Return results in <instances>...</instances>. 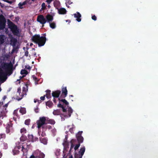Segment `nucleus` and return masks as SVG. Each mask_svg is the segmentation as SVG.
Masks as SVG:
<instances>
[{"label": "nucleus", "instance_id": "40", "mask_svg": "<svg viewBox=\"0 0 158 158\" xmlns=\"http://www.w3.org/2000/svg\"><path fill=\"white\" fill-rule=\"evenodd\" d=\"M39 157L38 158H44L45 157V155L43 153H40V156H38Z\"/></svg>", "mask_w": 158, "mask_h": 158}, {"label": "nucleus", "instance_id": "44", "mask_svg": "<svg viewBox=\"0 0 158 158\" xmlns=\"http://www.w3.org/2000/svg\"><path fill=\"white\" fill-rule=\"evenodd\" d=\"M5 2H6L10 4H11L13 3V2L12 1H9L8 0H2Z\"/></svg>", "mask_w": 158, "mask_h": 158}, {"label": "nucleus", "instance_id": "30", "mask_svg": "<svg viewBox=\"0 0 158 158\" xmlns=\"http://www.w3.org/2000/svg\"><path fill=\"white\" fill-rule=\"evenodd\" d=\"M48 123L54 125L55 123V120L52 119H49L48 120H47Z\"/></svg>", "mask_w": 158, "mask_h": 158}, {"label": "nucleus", "instance_id": "48", "mask_svg": "<svg viewBox=\"0 0 158 158\" xmlns=\"http://www.w3.org/2000/svg\"><path fill=\"white\" fill-rule=\"evenodd\" d=\"M38 139V138L37 137H34L33 139H32V142H35L37 141Z\"/></svg>", "mask_w": 158, "mask_h": 158}, {"label": "nucleus", "instance_id": "32", "mask_svg": "<svg viewBox=\"0 0 158 158\" xmlns=\"http://www.w3.org/2000/svg\"><path fill=\"white\" fill-rule=\"evenodd\" d=\"M81 143H78L75 145L74 147V149L75 150V152H77L76 150L80 146Z\"/></svg>", "mask_w": 158, "mask_h": 158}, {"label": "nucleus", "instance_id": "16", "mask_svg": "<svg viewBox=\"0 0 158 158\" xmlns=\"http://www.w3.org/2000/svg\"><path fill=\"white\" fill-rule=\"evenodd\" d=\"M26 88L25 87H23V92L21 95V96L22 97L21 98H19L17 97L16 98V99L19 101L24 96V95H26Z\"/></svg>", "mask_w": 158, "mask_h": 158}, {"label": "nucleus", "instance_id": "15", "mask_svg": "<svg viewBox=\"0 0 158 158\" xmlns=\"http://www.w3.org/2000/svg\"><path fill=\"white\" fill-rule=\"evenodd\" d=\"M74 17L76 18V20L78 22H80L81 21V19L80 18L81 16V14L78 12L73 14Z\"/></svg>", "mask_w": 158, "mask_h": 158}, {"label": "nucleus", "instance_id": "46", "mask_svg": "<svg viewBox=\"0 0 158 158\" xmlns=\"http://www.w3.org/2000/svg\"><path fill=\"white\" fill-rule=\"evenodd\" d=\"M74 127H72V128H71L69 129V131L71 133H73L74 132H73V129H74Z\"/></svg>", "mask_w": 158, "mask_h": 158}, {"label": "nucleus", "instance_id": "3", "mask_svg": "<svg viewBox=\"0 0 158 158\" xmlns=\"http://www.w3.org/2000/svg\"><path fill=\"white\" fill-rule=\"evenodd\" d=\"M7 24L9 28L10 29L13 34L14 35L19 37L20 35L21 31L18 27L17 26L9 19L7 20Z\"/></svg>", "mask_w": 158, "mask_h": 158}, {"label": "nucleus", "instance_id": "20", "mask_svg": "<svg viewBox=\"0 0 158 158\" xmlns=\"http://www.w3.org/2000/svg\"><path fill=\"white\" fill-rule=\"evenodd\" d=\"M76 142V140L75 139H72L71 140V144L69 151V152L71 151L72 149L74 148V144Z\"/></svg>", "mask_w": 158, "mask_h": 158}, {"label": "nucleus", "instance_id": "21", "mask_svg": "<svg viewBox=\"0 0 158 158\" xmlns=\"http://www.w3.org/2000/svg\"><path fill=\"white\" fill-rule=\"evenodd\" d=\"M53 114L55 115H59L61 114V111L60 109H56L54 110L53 112Z\"/></svg>", "mask_w": 158, "mask_h": 158}, {"label": "nucleus", "instance_id": "11", "mask_svg": "<svg viewBox=\"0 0 158 158\" xmlns=\"http://www.w3.org/2000/svg\"><path fill=\"white\" fill-rule=\"evenodd\" d=\"M21 148V146L19 143H18V144H16V145L12 150L13 154L15 155L19 154L20 152L19 149H20Z\"/></svg>", "mask_w": 158, "mask_h": 158}, {"label": "nucleus", "instance_id": "1", "mask_svg": "<svg viewBox=\"0 0 158 158\" xmlns=\"http://www.w3.org/2000/svg\"><path fill=\"white\" fill-rule=\"evenodd\" d=\"M13 65L11 62L10 63H5L2 66V68L5 70L6 73L3 72L2 70L0 71V80L5 81L6 79L7 74L9 75H11L13 73Z\"/></svg>", "mask_w": 158, "mask_h": 158}, {"label": "nucleus", "instance_id": "41", "mask_svg": "<svg viewBox=\"0 0 158 158\" xmlns=\"http://www.w3.org/2000/svg\"><path fill=\"white\" fill-rule=\"evenodd\" d=\"M32 77L33 79L35 81V82H37L36 84H38V82L39 80H38V79L36 77H35L34 75L32 76Z\"/></svg>", "mask_w": 158, "mask_h": 158}, {"label": "nucleus", "instance_id": "8", "mask_svg": "<svg viewBox=\"0 0 158 158\" xmlns=\"http://www.w3.org/2000/svg\"><path fill=\"white\" fill-rule=\"evenodd\" d=\"M6 21L2 15H0V31L3 30L5 28Z\"/></svg>", "mask_w": 158, "mask_h": 158}, {"label": "nucleus", "instance_id": "24", "mask_svg": "<svg viewBox=\"0 0 158 158\" xmlns=\"http://www.w3.org/2000/svg\"><path fill=\"white\" fill-rule=\"evenodd\" d=\"M10 42L14 46H15L17 42V40L16 38H12L11 39Z\"/></svg>", "mask_w": 158, "mask_h": 158}, {"label": "nucleus", "instance_id": "58", "mask_svg": "<svg viewBox=\"0 0 158 158\" xmlns=\"http://www.w3.org/2000/svg\"><path fill=\"white\" fill-rule=\"evenodd\" d=\"M25 56H26L27 57L28 56V51H26L25 52Z\"/></svg>", "mask_w": 158, "mask_h": 158}, {"label": "nucleus", "instance_id": "56", "mask_svg": "<svg viewBox=\"0 0 158 158\" xmlns=\"http://www.w3.org/2000/svg\"><path fill=\"white\" fill-rule=\"evenodd\" d=\"M46 94H51V90L49 89H47L46 90Z\"/></svg>", "mask_w": 158, "mask_h": 158}, {"label": "nucleus", "instance_id": "42", "mask_svg": "<svg viewBox=\"0 0 158 158\" xmlns=\"http://www.w3.org/2000/svg\"><path fill=\"white\" fill-rule=\"evenodd\" d=\"M59 2L57 0H55L53 2V5L55 7H56L57 4L59 3Z\"/></svg>", "mask_w": 158, "mask_h": 158}, {"label": "nucleus", "instance_id": "13", "mask_svg": "<svg viewBox=\"0 0 158 158\" xmlns=\"http://www.w3.org/2000/svg\"><path fill=\"white\" fill-rule=\"evenodd\" d=\"M45 18L46 22H47L48 23H50L51 22H52L53 19V16L49 14H48L46 16Z\"/></svg>", "mask_w": 158, "mask_h": 158}, {"label": "nucleus", "instance_id": "64", "mask_svg": "<svg viewBox=\"0 0 158 158\" xmlns=\"http://www.w3.org/2000/svg\"><path fill=\"white\" fill-rule=\"evenodd\" d=\"M0 5L1 6V7H3L4 5L3 4H2L0 2Z\"/></svg>", "mask_w": 158, "mask_h": 158}, {"label": "nucleus", "instance_id": "6", "mask_svg": "<svg viewBox=\"0 0 158 158\" xmlns=\"http://www.w3.org/2000/svg\"><path fill=\"white\" fill-rule=\"evenodd\" d=\"M60 97L58 98V100L59 101V103L57 105V106L58 107L61 108L62 109V111L63 112H66V109L65 108V107L63 106L60 103V102H62L63 104H65L66 105H68L69 104V102L65 99H60Z\"/></svg>", "mask_w": 158, "mask_h": 158}, {"label": "nucleus", "instance_id": "52", "mask_svg": "<svg viewBox=\"0 0 158 158\" xmlns=\"http://www.w3.org/2000/svg\"><path fill=\"white\" fill-rule=\"evenodd\" d=\"M25 69H30L31 68L29 65H26L25 66Z\"/></svg>", "mask_w": 158, "mask_h": 158}, {"label": "nucleus", "instance_id": "17", "mask_svg": "<svg viewBox=\"0 0 158 158\" xmlns=\"http://www.w3.org/2000/svg\"><path fill=\"white\" fill-rule=\"evenodd\" d=\"M58 13L59 14H65L66 13V10L65 8H61L58 9Z\"/></svg>", "mask_w": 158, "mask_h": 158}, {"label": "nucleus", "instance_id": "2", "mask_svg": "<svg viewBox=\"0 0 158 158\" xmlns=\"http://www.w3.org/2000/svg\"><path fill=\"white\" fill-rule=\"evenodd\" d=\"M45 36V34L43 36H40L39 35L35 34L32 37V41L37 44L39 47L42 46L44 45L46 41V39Z\"/></svg>", "mask_w": 158, "mask_h": 158}, {"label": "nucleus", "instance_id": "50", "mask_svg": "<svg viewBox=\"0 0 158 158\" xmlns=\"http://www.w3.org/2000/svg\"><path fill=\"white\" fill-rule=\"evenodd\" d=\"M92 19L94 21H96L97 20V17L95 15H94L92 16Z\"/></svg>", "mask_w": 158, "mask_h": 158}, {"label": "nucleus", "instance_id": "14", "mask_svg": "<svg viewBox=\"0 0 158 158\" xmlns=\"http://www.w3.org/2000/svg\"><path fill=\"white\" fill-rule=\"evenodd\" d=\"M60 93L61 91L60 90H57L56 91L52 92V95L54 98H58L59 97Z\"/></svg>", "mask_w": 158, "mask_h": 158}, {"label": "nucleus", "instance_id": "18", "mask_svg": "<svg viewBox=\"0 0 158 158\" xmlns=\"http://www.w3.org/2000/svg\"><path fill=\"white\" fill-rule=\"evenodd\" d=\"M68 114H66L64 116L65 117H70L71 116V114L73 113V110L71 107H69L68 109Z\"/></svg>", "mask_w": 158, "mask_h": 158}, {"label": "nucleus", "instance_id": "9", "mask_svg": "<svg viewBox=\"0 0 158 158\" xmlns=\"http://www.w3.org/2000/svg\"><path fill=\"white\" fill-rule=\"evenodd\" d=\"M37 21L42 25V27H44V24L46 23V18L43 15H38L37 18Z\"/></svg>", "mask_w": 158, "mask_h": 158}, {"label": "nucleus", "instance_id": "35", "mask_svg": "<svg viewBox=\"0 0 158 158\" xmlns=\"http://www.w3.org/2000/svg\"><path fill=\"white\" fill-rule=\"evenodd\" d=\"M11 127L10 126L8 125L6 127V132L7 133H9L10 131V128Z\"/></svg>", "mask_w": 158, "mask_h": 158}, {"label": "nucleus", "instance_id": "36", "mask_svg": "<svg viewBox=\"0 0 158 158\" xmlns=\"http://www.w3.org/2000/svg\"><path fill=\"white\" fill-rule=\"evenodd\" d=\"M20 132L21 133H26L27 132V130L25 128H23L21 129Z\"/></svg>", "mask_w": 158, "mask_h": 158}, {"label": "nucleus", "instance_id": "39", "mask_svg": "<svg viewBox=\"0 0 158 158\" xmlns=\"http://www.w3.org/2000/svg\"><path fill=\"white\" fill-rule=\"evenodd\" d=\"M30 119H26L25 121V124L26 125H28L30 124Z\"/></svg>", "mask_w": 158, "mask_h": 158}, {"label": "nucleus", "instance_id": "12", "mask_svg": "<svg viewBox=\"0 0 158 158\" xmlns=\"http://www.w3.org/2000/svg\"><path fill=\"white\" fill-rule=\"evenodd\" d=\"M68 91L66 86H62V94L60 95V98H65L67 96Z\"/></svg>", "mask_w": 158, "mask_h": 158}, {"label": "nucleus", "instance_id": "43", "mask_svg": "<svg viewBox=\"0 0 158 158\" xmlns=\"http://www.w3.org/2000/svg\"><path fill=\"white\" fill-rule=\"evenodd\" d=\"M55 154L56 156H58L60 155V152L58 150H57L55 152Z\"/></svg>", "mask_w": 158, "mask_h": 158}, {"label": "nucleus", "instance_id": "23", "mask_svg": "<svg viewBox=\"0 0 158 158\" xmlns=\"http://www.w3.org/2000/svg\"><path fill=\"white\" fill-rule=\"evenodd\" d=\"M27 4L26 2L24 1L23 2H20L18 4L19 7L20 9H22L24 7L23 6H25Z\"/></svg>", "mask_w": 158, "mask_h": 158}, {"label": "nucleus", "instance_id": "51", "mask_svg": "<svg viewBox=\"0 0 158 158\" xmlns=\"http://www.w3.org/2000/svg\"><path fill=\"white\" fill-rule=\"evenodd\" d=\"M45 128L46 129L48 128L50 129L52 128V127L50 125H46L45 127Z\"/></svg>", "mask_w": 158, "mask_h": 158}, {"label": "nucleus", "instance_id": "38", "mask_svg": "<svg viewBox=\"0 0 158 158\" xmlns=\"http://www.w3.org/2000/svg\"><path fill=\"white\" fill-rule=\"evenodd\" d=\"M28 138L29 140L31 141H32V139L34 137L33 135H28Z\"/></svg>", "mask_w": 158, "mask_h": 158}, {"label": "nucleus", "instance_id": "25", "mask_svg": "<svg viewBox=\"0 0 158 158\" xmlns=\"http://www.w3.org/2000/svg\"><path fill=\"white\" fill-rule=\"evenodd\" d=\"M13 114L14 116V119H15H15H16V118H19V115L18 114V110H15L13 112Z\"/></svg>", "mask_w": 158, "mask_h": 158}, {"label": "nucleus", "instance_id": "29", "mask_svg": "<svg viewBox=\"0 0 158 158\" xmlns=\"http://www.w3.org/2000/svg\"><path fill=\"white\" fill-rule=\"evenodd\" d=\"M4 35H0V45L4 43Z\"/></svg>", "mask_w": 158, "mask_h": 158}, {"label": "nucleus", "instance_id": "10", "mask_svg": "<svg viewBox=\"0 0 158 158\" xmlns=\"http://www.w3.org/2000/svg\"><path fill=\"white\" fill-rule=\"evenodd\" d=\"M83 131H79L76 135V138L78 143H83L84 140V138L81 135Z\"/></svg>", "mask_w": 158, "mask_h": 158}, {"label": "nucleus", "instance_id": "28", "mask_svg": "<svg viewBox=\"0 0 158 158\" xmlns=\"http://www.w3.org/2000/svg\"><path fill=\"white\" fill-rule=\"evenodd\" d=\"M19 112L21 113L22 115L26 114V109L23 107L21 108L19 110Z\"/></svg>", "mask_w": 158, "mask_h": 158}, {"label": "nucleus", "instance_id": "27", "mask_svg": "<svg viewBox=\"0 0 158 158\" xmlns=\"http://www.w3.org/2000/svg\"><path fill=\"white\" fill-rule=\"evenodd\" d=\"M53 103L50 100L47 102L46 103V106H48L49 108H51L53 105Z\"/></svg>", "mask_w": 158, "mask_h": 158}, {"label": "nucleus", "instance_id": "49", "mask_svg": "<svg viewBox=\"0 0 158 158\" xmlns=\"http://www.w3.org/2000/svg\"><path fill=\"white\" fill-rule=\"evenodd\" d=\"M3 145L4 146V148L5 149H6L8 148V145L7 143H3Z\"/></svg>", "mask_w": 158, "mask_h": 158}, {"label": "nucleus", "instance_id": "5", "mask_svg": "<svg viewBox=\"0 0 158 158\" xmlns=\"http://www.w3.org/2000/svg\"><path fill=\"white\" fill-rule=\"evenodd\" d=\"M85 148L83 147L81 148L78 153L75 152L74 154V158H82L85 151ZM69 158H73L72 155L70 156Z\"/></svg>", "mask_w": 158, "mask_h": 158}, {"label": "nucleus", "instance_id": "59", "mask_svg": "<svg viewBox=\"0 0 158 158\" xmlns=\"http://www.w3.org/2000/svg\"><path fill=\"white\" fill-rule=\"evenodd\" d=\"M30 1L31 0H26L25 1L26 2V3L27 4V3L31 4V3L30 2Z\"/></svg>", "mask_w": 158, "mask_h": 158}, {"label": "nucleus", "instance_id": "31", "mask_svg": "<svg viewBox=\"0 0 158 158\" xmlns=\"http://www.w3.org/2000/svg\"><path fill=\"white\" fill-rule=\"evenodd\" d=\"M41 8L40 10V11H41L43 10H44L46 9V6L45 4V3L44 2H43L41 5Z\"/></svg>", "mask_w": 158, "mask_h": 158}, {"label": "nucleus", "instance_id": "45", "mask_svg": "<svg viewBox=\"0 0 158 158\" xmlns=\"http://www.w3.org/2000/svg\"><path fill=\"white\" fill-rule=\"evenodd\" d=\"M45 96L48 99L50 98L51 97V94H46Z\"/></svg>", "mask_w": 158, "mask_h": 158}, {"label": "nucleus", "instance_id": "60", "mask_svg": "<svg viewBox=\"0 0 158 158\" xmlns=\"http://www.w3.org/2000/svg\"><path fill=\"white\" fill-rule=\"evenodd\" d=\"M8 103L6 104L5 105H4L3 106V107L7 108L8 106Z\"/></svg>", "mask_w": 158, "mask_h": 158}, {"label": "nucleus", "instance_id": "22", "mask_svg": "<svg viewBox=\"0 0 158 158\" xmlns=\"http://www.w3.org/2000/svg\"><path fill=\"white\" fill-rule=\"evenodd\" d=\"M40 142L44 144H46L47 143L48 140L46 138H40Z\"/></svg>", "mask_w": 158, "mask_h": 158}, {"label": "nucleus", "instance_id": "7", "mask_svg": "<svg viewBox=\"0 0 158 158\" xmlns=\"http://www.w3.org/2000/svg\"><path fill=\"white\" fill-rule=\"evenodd\" d=\"M30 146V143H28L26 142L22 144V147H21L22 148L21 151L23 152V154H25L28 152Z\"/></svg>", "mask_w": 158, "mask_h": 158}, {"label": "nucleus", "instance_id": "33", "mask_svg": "<svg viewBox=\"0 0 158 158\" xmlns=\"http://www.w3.org/2000/svg\"><path fill=\"white\" fill-rule=\"evenodd\" d=\"M20 73L22 75H27L28 74V72L25 69H22Z\"/></svg>", "mask_w": 158, "mask_h": 158}, {"label": "nucleus", "instance_id": "34", "mask_svg": "<svg viewBox=\"0 0 158 158\" xmlns=\"http://www.w3.org/2000/svg\"><path fill=\"white\" fill-rule=\"evenodd\" d=\"M27 139V137L23 135V134L22 136L20 138V140L21 141H24L26 140Z\"/></svg>", "mask_w": 158, "mask_h": 158}, {"label": "nucleus", "instance_id": "53", "mask_svg": "<svg viewBox=\"0 0 158 158\" xmlns=\"http://www.w3.org/2000/svg\"><path fill=\"white\" fill-rule=\"evenodd\" d=\"M46 134L44 132L42 131L41 134V135L42 137H44L45 136H46Z\"/></svg>", "mask_w": 158, "mask_h": 158}, {"label": "nucleus", "instance_id": "19", "mask_svg": "<svg viewBox=\"0 0 158 158\" xmlns=\"http://www.w3.org/2000/svg\"><path fill=\"white\" fill-rule=\"evenodd\" d=\"M6 107H3L2 111H1L0 114V117L4 116L7 112V110Z\"/></svg>", "mask_w": 158, "mask_h": 158}, {"label": "nucleus", "instance_id": "26", "mask_svg": "<svg viewBox=\"0 0 158 158\" xmlns=\"http://www.w3.org/2000/svg\"><path fill=\"white\" fill-rule=\"evenodd\" d=\"M50 27L52 29H55L56 27V25L55 22H53L52 23H49Z\"/></svg>", "mask_w": 158, "mask_h": 158}, {"label": "nucleus", "instance_id": "55", "mask_svg": "<svg viewBox=\"0 0 158 158\" xmlns=\"http://www.w3.org/2000/svg\"><path fill=\"white\" fill-rule=\"evenodd\" d=\"M53 0H47L46 2L48 4H49Z\"/></svg>", "mask_w": 158, "mask_h": 158}, {"label": "nucleus", "instance_id": "37", "mask_svg": "<svg viewBox=\"0 0 158 158\" xmlns=\"http://www.w3.org/2000/svg\"><path fill=\"white\" fill-rule=\"evenodd\" d=\"M6 138V134L5 133L0 134V139H4Z\"/></svg>", "mask_w": 158, "mask_h": 158}, {"label": "nucleus", "instance_id": "63", "mask_svg": "<svg viewBox=\"0 0 158 158\" xmlns=\"http://www.w3.org/2000/svg\"><path fill=\"white\" fill-rule=\"evenodd\" d=\"M39 102V100H37H37H34V102L35 103L36 102Z\"/></svg>", "mask_w": 158, "mask_h": 158}, {"label": "nucleus", "instance_id": "62", "mask_svg": "<svg viewBox=\"0 0 158 158\" xmlns=\"http://www.w3.org/2000/svg\"><path fill=\"white\" fill-rule=\"evenodd\" d=\"M2 156V153L1 151H0V158H1Z\"/></svg>", "mask_w": 158, "mask_h": 158}, {"label": "nucleus", "instance_id": "4", "mask_svg": "<svg viewBox=\"0 0 158 158\" xmlns=\"http://www.w3.org/2000/svg\"><path fill=\"white\" fill-rule=\"evenodd\" d=\"M46 118L45 117H42L40 118L36 122L37 125V127L39 129L42 127L43 128H45L44 125L46 124Z\"/></svg>", "mask_w": 158, "mask_h": 158}, {"label": "nucleus", "instance_id": "47", "mask_svg": "<svg viewBox=\"0 0 158 158\" xmlns=\"http://www.w3.org/2000/svg\"><path fill=\"white\" fill-rule=\"evenodd\" d=\"M21 88H18V89H17V93H18L19 95H20V96H21V95H20V93H21Z\"/></svg>", "mask_w": 158, "mask_h": 158}, {"label": "nucleus", "instance_id": "54", "mask_svg": "<svg viewBox=\"0 0 158 158\" xmlns=\"http://www.w3.org/2000/svg\"><path fill=\"white\" fill-rule=\"evenodd\" d=\"M40 99L41 100L44 101L45 99V95H44L43 96H41L40 98Z\"/></svg>", "mask_w": 158, "mask_h": 158}, {"label": "nucleus", "instance_id": "61", "mask_svg": "<svg viewBox=\"0 0 158 158\" xmlns=\"http://www.w3.org/2000/svg\"><path fill=\"white\" fill-rule=\"evenodd\" d=\"M6 98V95H5L3 96V101H4Z\"/></svg>", "mask_w": 158, "mask_h": 158}, {"label": "nucleus", "instance_id": "57", "mask_svg": "<svg viewBox=\"0 0 158 158\" xmlns=\"http://www.w3.org/2000/svg\"><path fill=\"white\" fill-rule=\"evenodd\" d=\"M35 111L36 113H38L39 112V108L38 107H36L35 109Z\"/></svg>", "mask_w": 158, "mask_h": 158}]
</instances>
